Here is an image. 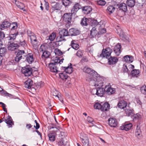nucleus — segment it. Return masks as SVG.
<instances>
[{
  "label": "nucleus",
  "mask_w": 146,
  "mask_h": 146,
  "mask_svg": "<svg viewBox=\"0 0 146 146\" xmlns=\"http://www.w3.org/2000/svg\"><path fill=\"white\" fill-rule=\"evenodd\" d=\"M75 50H77L79 48V46L77 43L76 44H74L73 45L71 46Z\"/></svg>",
  "instance_id": "0e129e2a"
},
{
  "label": "nucleus",
  "mask_w": 146,
  "mask_h": 146,
  "mask_svg": "<svg viewBox=\"0 0 146 146\" xmlns=\"http://www.w3.org/2000/svg\"><path fill=\"white\" fill-rule=\"evenodd\" d=\"M101 110L103 111H107L110 108V105L107 102H105L102 105Z\"/></svg>",
  "instance_id": "cd10ccee"
},
{
  "label": "nucleus",
  "mask_w": 146,
  "mask_h": 146,
  "mask_svg": "<svg viewBox=\"0 0 146 146\" xmlns=\"http://www.w3.org/2000/svg\"><path fill=\"white\" fill-rule=\"evenodd\" d=\"M121 48V45L119 44H118L115 46L114 51L117 55H119L120 53Z\"/></svg>",
  "instance_id": "a211bd4d"
},
{
  "label": "nucleus",
  "mask_w": 146,
  "mask_h": 146,
  "mask_svg": "<svg viewBox=\"0 0 146 146\" xmlns=\"http://www.w3.org/2000/svg\"><path fill=\"white\" fill-rule=\"evenodd\" d=\"M67 141H65V139H61L58 142V146H66Z\"/></svg>",
  "instance_id": "72a5a7b5"
},
{
  "label": "nucleus",
  "mask_w": 146,
  "mask_h": 146,
  "mask_svg": "<svg viewBox=\"0 0 146 146\" xmlns=\"http://www.w3.org/2000/svg\"><path fill=\"white\" fill-rule=\"evenodd\" d=\"M59 77L63 80H66L68 78V76L65 73L62 72L59 74Z\"/></svg>",
  "instance_id": "58836bf2"
},
{
  "label": "nucleus",
  "mask_w": 146,
  "mask_h": 146,
  "mask_svg": "<svg viewBox=\"0 0 146 146\" xmlns=\"http://www.w3.org/2000/svg\"><path fill=\"white\" fill-rule=\"evenodd\" d=\"M140 72L139 70L133 69L131 72V75L133 77H137L140 75Z\"/></svg>",
  "instance_id": "bb28decb"
},
{
  "label": "nucleus",
  "mask_w": 146,
  "mask_h": 146,
  "mask_svg": "<svg viewBox=\"0 0 146 146\" xmlns=\"http://www.w3.org/2000/svg\"><path fill=\"white\" fill-rule=\"evenodd\" d=\"M7 51L6 48L3 47L0 48V56L2 57L4 56Z\"/></svg>",
  "instance_id": "a19ab883"
},
{
  "label": "nucleus",
  "mask_w": 146,
  "mask_h": 146,
  "mask_svg": "<svg viewBox=\"0 0 146 146\" xmlns=\"http://www.w3.org/2000/svg\"><path fill=\"white\" fill-rule=\"evenodd\" d=\"M87 120L89 123H91L92 125L93 124V123L94 122V120L92 118L90 117H88Z\"/></svg>",
  "instance_id": "13d9d810"
},
{
  "label": "nucleus",
  "mask_w": 146,
  "mask_h": 146,
  "mask_svg": "<svg viewBox=\"0 0 146 146\" xmlns=\"http://www.w3.org/2000/svg\"><path fill=\"white\" fill-rule=\"evenodd\" d=\"M126 3L128 6L132 7L135 5V0H127L126 2Z\"/></svg>",
  "instance_id": "e433bc0d"
},
{
  "label": "nucleus",
  "mask_w": 146,
  "mask_h": 146,
  "mask_svg": "<svg viewBox=\"0 0 146 146\" xmlns=\"http://www.w3.org/2000/svg\"><path fill=\"white\" fill-rule=\"evenodd\" d=\"M135 135L138 138L142 136V133L139 127L137 126L135 131Z\"/></svg>",
  "instance_id": "c756f323"
},
{
  "label": "nucleus",
  "mask_w": 146,
  "mask_h": 146,
  "mask_svg": "<svg viewBox=\"0 0 146 146\" xmlns=\"http://www.w3.org/2000/svg\"><path fill=\"white\" fill-rule=\"evenodd\" d=\"M108 124L111 127H115L117 125L118 122L115 118L110 117L108 119Z\"/></svg>",
  "instance_id": "0eeeda50"
},
{
  "label": "nucleus",
  "mask_w": 146,
  "mask_h": 146,
  "mask_svg": "<svg viewBox=\"0 0 146 146\" xmlns=\"http://www.w3.org/2000/svg\"><path fill=\"white\" fill-rule=\"evenodd\" d=\"M15 4L19 9L22 10L23 9L25 6L23 3L20 2L16 1Z\"/></svg>",
  "instance_id": "ea45409f"
},
{
  "label": "nucleus",
  "mask_w": 146,
  "mask_h": 146,
  "mask_svg": "<svg viewBox=\"0 0 146 146\" xmlns=\"http://www.w3.org/2000/svg\"><path fill=\"white\" fill-rule=\"evenodd\" d=\"M56 37V35L55 33H53L49 36L48 39L51 41H52L54 40Z\"/></svg>",
  "instance_id": "c03bdc74"
},
{
  "label": "nucleus",
  "mask_w": 146,
  "mask_h": 146,
  "mask_svg": "<svg viewBox=\"0 0 146 146\" xmlns=\"http://www.w3.org/2000/svg\"><path fill=\"white\" fill-rule=\"evenodd\" d=\"M56 133L55 132H51L48 134V136L49 140L52 141H54L55 140Z\"/></svg>",
  "instance_id": "c85d7f7f"
},
{
  "label": "nucleus",
  "mask_w": 146,
  "mask_h": 146,
  "mask_svg": "<svg viewBox=\"0 0 146 146\" xmlns=\"http://www.w3.org/2000/svg\"><path fill=\"white\" fill-rule=\"evenodd\" d=\"M117 34L119 35L120 37H123L124 36V35L123 32L121 29H117Z\"/></svg>",
  "instance_id": "de8ad7c7"
},
{
  "label": "nucleus",
  "mask_w": 146,
  "mask_h": 146,
  "mask_svg": "<svg viewBox=\"0 0 146 146\" xmlns=\"http://www.w3.org/2000/svg\"><path fill=\"white\" fill-rule=\"evenodd\" d=\"M18 47L17 44L13 42L10 44L8 46L7 48L9 50L13 51L16 49Z\"/></svg>",
  "instance_id": "393cba45"
},
{
  "label": "nucleus",
  "mask_w": 146,
  "mask_h": 146,
  "mask_svg": "<svg viewBox=\"0 0 146 146\" xmlns=\"http://www.w3.org/2000/svg\"><path fill=\"white\" fill-rule=\"evenodd\" d=\"M31 40V42L33 47H36L38 44V41L36 39V35L35 34L33 36L29 38Z\"/></svg>",
  "instance_id": "f8f14e48"
},
{
  "label": "nucleus",
  "mask_w": 146,
  "mask_h": 146,
  "mask_svg": "<svg viewBox=\"0 0 146 146\" xmlns=\"http://www.w3.org/2000/svg\"><path fill=\"white\" fill-rule=\"evenodd\" d=\"M43 54L42 55V58L43 57L47 58L49 57L50 55V52L48 51H46L44 52H43Z\"/></svg>",
  "instance_id": "37998d69"
},
{
  "label": "nucleus",
  "mask_w": 146,
  "mask_h": 146,
  "mask_svg": "<svg viewBox=\"0 0 146 146\" xmlns=\"http://www.w3.org/2000/svg\"><path fill=\"white\" fill-rule=\"evenodd\" d=\"M91 24L92 27L93 26L95 27L98 24V22L97 20H93L91 21Z\"/></svg>",
  "instance_id": "864d4df0"
},
{
  "label": "nucleus",
  "mask_w": 146,
  "mask_h": 146,
  "mask_svg": "<svg viewBox=\"0 0 146 146\" xmlns=\"http://www.w3.org/2000/svg\"><path fill=\"white\" fill-rule=\"evenodd\" d=\"M80 33V31L77 29L72 28L70 29L69 31V35L70 36H76Z\"/></svg>",
  "instance_id": "6e6552de"
},
{
  "label": "nucleus",
  "mask_w": 146,
  "mask_h": 146,
  "mask_svg": "<svg viewBox=\"0 0 146 146\" xmlns=\"http://www.w3.org/2000/svg\"><path fill=\"white\" fill-rule=\"evenodd\" d=\"M60 36L59 38V40L58 42H61L63 40H65V38L64 37V36H61V35H60Z\"/></svg>",
  "instance_id": "774afa93"
},
{
  "label": "nucleus",
  "mask_w": 146,
  "mask_h": 146,
  "mask_svg": "<svg viewBox=\"0 0 146 146\" xmlns=\"http://www.w3.org/2000/svg\"><path fill=\"white\" fill-rule=\"evenodd\" d=\"M81 9H82L83 13L86 14L90 13L92 11V7L89 6L81 7Z\"/></svg>",
  "instance_id": "f3484780"
},
{
  "label": "nucleus",
  "mask_w": 146,
  "mask_h": 146,
  "mask_svg": "<svg viewBox=\"0 0 146 146\" xmlns=\"http://www.w3.org/2000/svg\"><path fill=\"white\" fill-rule=\"evenodd\" d=\"M83 71L89 74L90 78H87L86 80H88L92 86L96 87L102 86H103L102 82H98L97 80L96 82L95 80H97L96 78L97 77V73L94 70L88 67H85L83 69Z\"/></svg>",
  "instance_id": "f257e3e1"
},
{
  "label": "nucleus",
  "mask_w": 146,
  "mask_h": 146,
  "mask_svg": "<svg viewBox=\"0 0 146 146\" xmlns=\"http://www.w3.org/2000/svg\"><path fill=\"white\" fill-rule=\"evenodd\" d=\"M54 52L58 56H61L62 54V52L58 48L55 49Z\"/></svg>",
  "instance_id": "3c124183"
},
{
  "label": "nucleus",
  "mask_w": 146,
  "mask_h": 146,
  "mask_svg": "<svg viewBox=\"0 0 146 146\" xmlns=\"http://www.w3.org/2000/svg\"><path fill=\"white\" fill-rule=\"evenodd\" d=\"M19 42V44L21 46L24 47H25L27 46V44L26 43V41L25 40H20Z\"/></svg>",
  "instance_id": "09e8293b"
},
{
  "label": "nucleus",
  "mask_w": 146,
  "mask_h": 146,
  "mask_svg": "<svg viewBox=\"0 0 146 146\" xmlns=\"http://www.w3.org/2000/svg\"><path fill=\"white\" fill-rule=\"evenodd\" d=\"M64 59L62 57L56 58L54 60L53 64L56 65V64H61L63 62Z\"/></svg>",
  "instance_id": "2f4dec72"
},
{
  "label": "nucleus",
  "mask_w": 146,
  "mask_h": 146,
  "mask_svg": "<svg viewBox=\"0 0 146 146\" xmlns=\"http://www.w3.org/2000/svg\"><path fill=\"white\" fill-rule=\"evenodd\" d=\"M26 60L27 62L29 64L32 63L34 60L33 54L31 53L27 54V55Z\"/></svg>",
  "instance_id": "aec40b11"
},
{
  "label": "nucleus",
  "mask_w": 146,
  "mask_h": 146,
  "mask_svg": "<svg viewBox=\"0 0 146 146\" xmlns=\"http://www.w3.org/2000/svg\"><path fill=\"white\" fill-rule=\"evenodd\" d=\"M97 3L98 5H105L106 2L103 0H100L97 1Z\"/></svg>",
  "instance_id": "6e6d98bb"
},
{
  "label": "nucleus",
  "mask_w": 146,
  "mask_h": 146,
  "mask_svg": "<svg viewBox=\"0 0 146 146\" xmlns=\"http://www.w3.org/2000/svg\"><path fill=\"white\" fill-rule=\"evenodd\" d=\"M60 35L63 36H70L69 35V31L66 29H63L60 31L59 32Z\"/></svg>",
  "instance_id": "473e14b6"
},
{
  "label": "nucleus",
  "mask_w": 146,
  "mask_h": 146,
  "mask_svg": "<svg viewBox=\"0 0 146 146\" xmlns=\"http://www.w3.org/2000/svg\"><path fill=\"white\" fill-rule=\"evenodd\" d=\"M2 105V107L3 108V111L6 112H7V110L6 108V105L4 103H3V102H1L0 103Z\"/></svg>",
  "instance_id": "69168bd1"
},
{
  "label": "nucleus",
  "mask_w": 146,
  "mask_h": 146,
  "mask_svg": "<svg viewBox=\"0 0 146 146\" xmlns=\"http://www.w3.org/2000/svg\"><path fill=\"white\" fill-rule=\"evenodd\" d=\"M112 52V50L110 48H107L105 49H103L102 53L100 54L99 57H106L107 58L110 56Z\"/></svg>",
  "instance_id": "7ed1b4c3"
},
{
  "label": "nucleus",
  "mask_w": 146,
  "mask_h": 146,
  "mask_svg": "<svg viewBox=\"0 0 146 146\" xmlns=\"http://www.w3.org/2000/svg\"><path fill=\"white\" fill-rule=\"evenodd\" d=\"M133 118L136 119H138L140 116V115L138 113H137L136 114H134V113H133Z\"/></svg>",
  "instance_id": "338daca9"
},
{
  "label": "nucleus",
  "mask_w": 146,
  "mask_h": 146,
  "mask_svg": "<svg viewBox=\"0 0 146 146\" xmlns=\"http://www.w3.org/2000/svg\"><path fill=\"white\" fill-rule=\"evenodd\" d=\"M108 58V63L110 65L114 64H116L117 62L118 59L117 57L110 56Z\"/></svg>",
  "instance_id": "9d476101"
},
{
  "label": "nucleus",
  "mask_w": 146,
  "mask_h": 146,
  "mask_svg": "<svg viewBox=\"0 0 146 146\" xmlns=\"http://www.w3.org/2000/svg\"><path fill=\"white\" fill-rule=\"evenodd\" d=\"M123 71L124 72H127L129 71L127 66L126 65L124 64L123 66Z\"/></svg>",
  "instance_id": "bf43d9fd"
},
{
  "label": "nucleus",
  "mask_w": 146,
  "mask_h": 146,
  "mask_svg": "<svg viewBox=\"0 0 146 146\" xmlns=\"http://www.w3.org/2000/svg\"><path fill=\"white\" fill-rule=\"evenodd\" d=\"M62 69L66 73L71 74L73 71V68L72 67V64L70 63V66L67 67H62Z\"/></svg>",
  "instance_id": "9b49d317"
},
{
  "label": "nucleus",
  "mask_w": 146,
  "mask_h": 146,
  "mask_svg": "<svg viewBox=\"0 0 146 146\" xmlns=\"http://www.w3.org/2000/svg\"><path fill=\"white\" fill-rule=\"evenodd\" d=\"M123 60L126 62L130 63L133 62V58L132 56L126 55L123 57Z\"/></svg>",
  "instance_id": "4be33fe9"
},
{
  "label": "nucleus",
  "mask_w": 146,
  "mask_h": 146,
  "mask_svg": "<svg viewBox=\"0 0 146 146\" xmlns=\"http://www.w3.org/2000/svg\"><path fill=\"white\" fill-rule=\"evenodd\" d=\"M125 112L126 114L128 116H132L134 113L133 110L129 109V108L125 110Z\"/></svg>",
  "instance_id": "7c9ffc66"
},
{
  "label": "nucleus",
  "mask_w": 146,
  "mask_h": 146,
  "mask_svg": "<svg viewBox=\"0 0 146 146\" xmlns=\"http://www.w3.org/2000/svg\"><path fill=\"white\" fill-rule=\"evenodd\" d=\"M106 92L108 95H110L114 93L115 92V89L112 88L109 86H106L105 87Z\"/></svg>",
  "instance_id": "4468645a"
},
{
  "label": "nucleus",
  "mask_w": 146,
  "mask_h": 146,
  "mask_svg": "<svg viewBox=\"0 0 146 146\" xmlns=\"http://www.w3.org/2000/svg\"><path fill=\"white\" fill-rule=\"evenodd\" d=\"M80 138L83 146H89V141L88 137L87 135L83 132L80 134Z\"/></svg>",
  "instance_id": "20e7f679"
},
{
  "label": "nucleus",
  "mask_w": 146,
  "mask_h": 146,
  "mask_svg": "<svg viewBox=\"0 0 146 146\" xmlns=\"http://www.w3.org/2000/svg\"><path fill=\"white\" fill-rule=\"evenodd\" d=\"M72 16V15L70 13H65L64 14L63 16V20L67 23L70 22Z\"/></svg>",
  "instance_id": "1a4fd4ad"
},
{
  "label": "nucleus",
  "mask_w": 146,
  "mask_h": 146,
  "mask_svg": "<svg viewBox=\"0 0 146 146\" xmlns=\"http://www.w3.org/2000/svg\"><path fill=\"white\" fill-rule=\"evenodd\" d=\"M18 35V33H17L16 34L15 33L14 34H11L9 35V37L10 38V39L11 40H15L16 38V36L17 35Z\"/></svg>",
  "instance_id": "603ef678"
},
{
  "label": "nucleus",
  "mask_w": 146,
  "mask_h": 146,
  "mask_svg": "<svg viewBox=\"0 0 146 146\" xmlns=\"http://www.w3.org/2000/svg\"><path fill=\"white\" fill-rule=\"evenodd\" d=\"M105 89L102 88H97V95L102 96L105 93Z\"/></svg>",
  "instance_id": "a878e982"
},
{
  "label": "nucleus",
  "mask_w": 146,
  "mask_h": 146,
  "mask_svg": "<svg viewBox=\"0 0 146 146\" xmlns=\"http://www.w3.org/2000/svg\"><path fill=\"white\" fill-rule=\"evenodd\" d=\"M119 7L120 10H122L124 12H126L127 10V7L125 3H124L120 4Z\"/></svg>",
  "instance_id": "f704fd0d"
},
{
  "label": "nucleus",
  "mask_w": 146,
  "mask_h": 146,
  "mask_svg": "<svg viewBox=\"0 0 146 146\" xmlns=\"http://www.w3.org/2000/svg\"><path fill=\"white\" fill-rule=\"evenodd\" d=\"M106 29H101L98 32V34L99 35H101L106 33Z\"/></svg>",
  "instance_id": "680f3d73"
},
{
  "label": "nucleus",
  "mask_w": 146,
  "mask_h": 146,
  "mask_svg": "<svg viewBox=\"0 0 146 146\" xmlns=\"http://www.w3.org/2000/svg\"><path fill=\"white\" fill-rule=\"evenodd\" d=\"M71 3V1L69 0H63L62 1V4L65 7L69 6Z\"/></svg>",
  "instance_id": "79ce46f5"
},
{
  "label": "nucleus",
  "mask_w": 146,
  "mask_h": 146,
  "mask_svg": "<svg viewBox=\"0 0 146 146\" xmlns=\"http://www.w3.org/2000/svg\"><path fill=\"white\" fill-rule=\"evenodd\" d=\"M127 103L126 102L123 100H121L118 103L117 106L121 109H124L126 107Z\"/></svg>",
  "instance_id": "dca6fc26"
},
{
  "label": "nucleus",
  "mask_w": 146,
  "mask_h": 146,
  "mask_svg": "<svg viewBox=\"0 0 146 146\" xmlns=\"http://www.w3.org/2000/svg\"><path fill=\"white\" fill-rule=\"evenodd\" d=\"M102 105L99 103H96L94 105V108L96 109H100L101 110Z\"/></svg>",
  "instance_id": "5fc2aeb1"
},
{
  "label": "nucleus",
  "mask_w": 146,
  "mask_h": 146,
  "mask_svg": "<svg viewBox=\"0 0 146 146\" xmlns=\"http://www.w3.org/2000/svg\"><path fill=\"white\" fill-rule=\"evenodd\" d=\"M5 122L8 125L9 127H11L14 124L11 117L10 116H8L6 119L5 121Z\"/></svg>",
  "instance_id": "b1692460"
},
{
  "label": "nucleus",
  "mask_w": 146,
  "mask_h": 146,
  "mask_svg": "<svg viewBox=\"0 0 146 146\" xmlns=\"http://www.w3.org/2000/svg\"><path fill=\"white\" fill-rule=\"evenodd\" d=\"M21 72L25 76H29L32 74V70L29 66H26L22 68Z\"/></svg>",
  "instance_id": "39448f33"
},
{
  "label": "nucleus",
  "mask_w": 146,
  "mask_h": 146,
  "mask_svg": "<svg viewBox=\"0 0 146 146\" xmlns=\"http://www.w3.org/2000/svg\"><path fill=\"white\" fill-rule=\"evenodd\" d=\"M1 25L2 29L3 28H6L9 27L11 25V23L7 21H6L3 22Z\"/></svg>",
  "instance_id": "c9c22d12"
},
{
  "label": "nucleus",
  "mask_w": 146,
  "mask_h": 146,
  "mask_svg": "<svg viewBox=\"0 0 146 146\" xmlns=\"http://www.w3.org/2000/svg\"><path fill=\"white\" fill-rule=\"evenodd\" d=\"M48 67L50 70L52 72H56L58 71V70L56 66V65L54 64L53 63H50L49 64Z\"/></svg>",
  "instance_id": "5701e85b"
},
{
  "label": "nucleus",
  "mask_w": 146,
  "mask_h": 146,
  "mask_svg": "<svg viewBox=\"0 0 146 146\" xmlns=\"http://www.w3.org/2000/svg\"><path fill=\"white\" fill-rule=\"evenodd\" d=\"M84 51L81 50H79L77 52L76 55L79 57H81L83 55Z\"/></svg>",
  "instance_id": "8fccbe9b"
},
{
  "label": "nucleus",
  "mask_w": 146,
  "mask_h": 146,
  "mask_svg": "<svg viewBox=\"0 0 146 146\" xmlns=\"http://www.w3.org/2000/svg\"><path fill=\"white\" fill-rule=\"evenodd\" d=\"M89 20L86 18L84 17L82 18L81 22V24L82 26H86L88 25Z\"/></svg>",
  "instance_id": "4c0bfd02"
},
{
  "label": "nucleus",
  "mask_w": 146,
  "mask_h": 146,
  "mask_svg": "<svg viewBox=\"0 0 146 146\" xmlns=\"http://www.w3.org/2000/svg\"><path fill=\"white\" fill-rule=\"evenodd\" d=\"M33 85V82L31 79H28L25 82V86L26 88L30 89Z\"/></svg>",
  "instance_id": "6ab92c4d"
},
{
  "label": "nucleus",
  "mask_w": 146,
  "mask_h": 146,
  "mask_svg": "<svg viewBox=\"0 0 146 146\" xmlns=\"http://www.w3.org/2000/svg\"><path fill=\"white\" fill-rule=\"evenodd\" d=\"M52 9L54 11L60 10L62 6L59 3H53L52 5Z\"/></svg>",
  "instance_id": "412c9836"
},
{
  "label": "nucleus",
  "mask_w": 146,
  "mask_h": 146,
  "mask_svg": "<svg viewBox=\"0 0 146 146\" xmlns=\"http://www.w3.org/2000/svg\"><path fill=\"white\" fill-rule=\"evenodd\" d=\"M27 34L28 37L29 38L33 36L35 34L31 31L30 30H28L27 31Z\"/></svg>",
  "instance_id": "4d7b16f0"
},
{
  "label": "nucleus",
  "mask_w": 146,
  "mask_h": 146,
  "mask_svg": "<svg viewBox=\"0 0 146 146\" xmlns=\"http://www.w3.org/2000/svg\"><path fill=\"white\" fill-rule=\"evenodd\" d=\"M140 90L142 94L146 95V86L144 84L141 88Z\"/></svg>",
  "instance_id": "49530a36"
},
{
  "label": "nucleus",
  "mask_w": 146,
  "mask_h": 146,
  "mask_svg": "<svg viewBox=\"0 0 146 146\" xmlns=\"http://www.w3.org/2000/svg\"><path fill=\"white\" fill-rule=\"evenodd\" d=\"M81 8V6L78 3H76L71 10L70 13L72 15H75L79 9Z\"/></svg>",
  "instance_id": "423d86ee"
},
{
  "label": "nucleus",
  "mask_w": 146,
  "mask_h": 146,
  "mask_svg": "<svg viewBox=\"0 0 146 146\" xmlns=\"http://www.w3.org/2000/svg\"><path fill=\"white\" fill-rule=\"evenodd\" d=\"M16 56L15 58V61L17 62H19L22 58H24V57L26 55V54L24 50H19L16 52Z\"/></svg>",
  "instance_id": "f03ea898"
},
{
  "label": "nucleus",
  "mask_w": 146,
  "mask_h": 146,
  "mask_svg": "<svg viewBox=\"0 0 146 146\" xmlns=\"http://www.w3.org/2000/svg\"><path fill=\"white\" fill-rule=\"evenodd\" d=\"M98 32L95 27H93L90 31V37L91 38H93L96 36Z\"/></svg>",
  "instance_id": "2eb2a0df"
},
{
  "label": "nucleus",
  "mask_w": 146,
  "mask_h": 146,
  "mask_svg": "<svg viewBox=\"0 0 146 146\" xmlns=\"http://www.w3.org/2000/svg\"><path fill=\"white\" fill-rule=\"evenodd\" d=\"M5 37V35L3 32H0V40L1 41Z\"/></svg>",
  "instance_id": "e2e57ef3"
},
{
  "label": "nucleus",
  "mask_w": 146,
  "mask_h": 146,
  "mask_svg": "<svg viewBox=\"0 0 146 146\" xmlns=\"http://www.w3.org/2000/svg\"><path fill=\"white\" fill-rule=\"evenodd\" d=\"M115 9V7L113 6L110 5L108 7L107 10L110 12V13L111 14L114 11Z\"/></svg>",
  "instance_id": "a18cd8bd"
},
{
  "label": "nucleus",
  "mask_w": 146,
  "mask_h": 146,
  "mask_svg": "<svg viewBox=\"0 0 146 146\" xmlns=\"http://www.w3.org/2000/svg\"><path fill=\"white\" fill-rule=\"evenodd\" d=\"M46 46L44 45H42L40 46V52L42 51L43 52L46 51Z\"/></svg>",
  "instance_id": "052dcab7"
},
{
  "label": "nucleus",
  "mask_w": 146,
  "mask_h": 146,
  "mask_svg": "<svg viewBox=\"0 0 146 146\" xmlns=\"http://www.w3.org/2000/svg\"><path fill=\"white\" fill-rule=\"evenodd\" d=\"M132 127V124L131 123H125L123 125L121 126V130H125L127 131L130 130Z\"/></svg>",
  "instance_id": "ddd939ff"
}]
</instances>
